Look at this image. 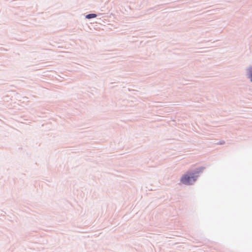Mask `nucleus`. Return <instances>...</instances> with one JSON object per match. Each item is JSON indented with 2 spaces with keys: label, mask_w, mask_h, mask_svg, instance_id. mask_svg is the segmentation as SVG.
<instances>
[{
  "label": "nucleus",
  "mask_w": 252,
  "mask_h": 252,
  "mask_svg": "<svg viewBox=\"0 0 252 252\" xmlns=\"http://www.w3.org/2000/svg\"><path fill=\"white\" fill-rule=\"evenodd\" d=\"M196 180V177L193 174H185L181 179V182L185 185H190L194 182Z\"/></svg>",
  "instance_id": "nucleus-1"
},
{
  "label": "nucleus",
  "mask_w": 252,
  "mask_h": 252,
  "mask_svg": "<svg viewBox=\"0 0 252 252\" xmlns=\"http://www.w3.org/2000/svg\"><path fill=\"white\" fill-rule=\"evenodd\" d=\"M96 16V15L95 14H90L86 16V18L88 19H91V18H94Z\"/></svg>",
  "instance_id": "nucleus-2"
},
{
  "label": "nucleus",
  "mask_w": 252,
  "mask_h": 252,
  "mask_svg": "<svg viewBox=\"0 0 252 252\" xmlns=\"http://www.w3.org/2000/svg\"><path fill=\"white\" fill-rule=\"evenodd\" d=\"M249 73L250 74L251 81L252 82V68H250L249 69Z\"/></svg>",
  "instance_id": "nucleus-3"
}]
</instances>
